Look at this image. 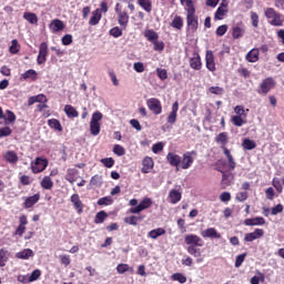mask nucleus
Returning a JSON list of instances; mask_svg holds the SVG:
<instances>
[{
  "instance_id": "f257e3e1",
  "label": "nucleus",
  "mask_w": 284,
  "mask_h": 284,
  "mask_svg": "<svg viewBox=\"0 0 284 284\" xmlns=\"http://www.w3.org/2000/svg\"><path fill=\"white\" fill-rule=\"evenodd\" d=\"M264 14L271 26H274L275 28L283 27L284 16L276 12L273 8H266Z\"/></svg>"
},
{
  "instance_id": "f03ea898",
  "label": "nucleus",
  "mask_w": 284,
  "mask_h": 284,
  "mask_svg": "<svg viewBox=\"0 0 284 284\" xmlns=\"http://www.w3.org/2000/svg\"><path fill=\"white\" fill-rule=\"evenodd\" d=\"M103 119V113L97 111L92 114L91 121H90V133L92 136H99L101 133V123L100 121Z\"/></svg>"
},
{
  "instance_id": "7ed1b4c3",
  "label": "nucleus",
  "mask_w": 284,
  "mask_h": 284,
  "mask_svg": "<svg viewBox=\"0 0 284 284\" xmlns=\"http://www.w3.org/2000/svg\"><path fill=\"white\" fill-rule=\"evenodd\" d=\"M276 87V81L274 78H265L260 83V88L257 90L258 94H268V92H272L274 88Z\"/></svg>"
},
{
  "instance_id": "20e7f679",
  "label": "nucleus",
  "mask_w": 284,
  "mask_h": 284,
  "mask_svg": "<svg viewBox=\"0 0 284 284\" xmlns=\"http://www.w3.org/2000/svg\"><path fill=\"white\" fill-rule=\"evenodd\" d=\"M187 16H186V23L187 27L190 28V30H192V32H196V30L199 29V18L196 17L195 12L196 9H190L186 10Z\"/></svg>"
},
{
  "instance_id": "39448f33",
  "label": "nucleus",
  "mask_w": 284,
  "mask_h": 284,
  "mask_svg": "<svg viewBox=\"0 0 284 284\" xmlns=\"http://www.w3.org/2000/svg\"><path fill=\"white\" fill-rule=\"evenodd\" d=\"M192 154H194V156H196V152L191 151V152L184 153L183 156L180 158V168L182 170H190V168H192V165L194 163V158L192 156Z\"/></svg>"
},
{
  "instance_id": "423d86ee",
  "label": "nucleus",
  "mask_w": 284,
  "mask_h": 284,
  "mask_svg": "<svg viewBox=\"0 0 284 284\" xmlns=\"http://www.w3.org/2000/svg\"><path fill=\"white\" fill-rule=\"evenodd\" d=\"M148 207H152V199L144 197L136 206L129 209V214H141Z\"/></svg>"
},
{
  "instance_id": "0eeeda50",
  "label": "nucleus",
  "mask_w": 284,
  "mask_h": 284,
  "mask_svg": "<svg viewBox=\"0 0 284 284\" xmlns=\"http://www.w3.org/2000/svg\"><path fill=\"white\" fill-rule=\"evenodd\" d=\"M48 168V160L37 158L34 162L31 163V170L33 174H39L40 172H43Z\"/></svg>"
},
{
  "instance_id": "6e6552de",
  "label": "nucleus",
  "mask_w": 284,
  "mask_h": 284,
  "mask_svg": "<svg viewBox=\"0 0 284 284\" xmlns=\"http://www.w3.org/2000/svg\"><path fill=\"white\" fill-rule=\"evenodd\" d=\"M146 105L149 110L153 112V114H161V112H163V109L161 106V101L159 99H155V98L149 99L146 101Z\"/></svg>"
},
{
  "instance_id": "1a4fd4ad",
  "label": "nucleus",
  "mask_w": 284,
  "mask_h": 284,
  "mask_svg": "<svg viewBox=\"0 0 284 284\" xmlns=\"http://www.w3.org/2000/svg\"><path fill=\"white\" fill-rule=\"evenodd\" d=\"M48 61V43L42 42L39 47V54L37 58L38 65H43Z\"/></svg>"
},
{
  "instance_id": "9d476101",
  "label": "nucleus",
  "mask_w": 284,
  "mask_h": 284,
  "mask_svg": "<svg viewBox=\"0 0 284 284\" xmlns=\"http://www.w3.org/2000/svg\"><path fill=\"white\" fill-rule=\"evenodd\" d=\"M184 242L186 243V245H193L195 247H203V245H205V242H203V239L194 234L186 235L184 237Z\"/></svg>"
},
{
  "instance_id": "9b49d317",
  "label": "nucleus",
  "mask_w": 284,
  "mask_h": 284,
  "mask_svg": "<svg viewBox=\"0 0 284 284\" xmlns=\"http://www.w3.org/2000/svg\"><path fill=\"white\" fill-rule=\"evenodd\" d=\"M223 153L227 159L226 168L229 172L236 170V161H234V156H232V152L226 146H222Z\"/></svg>"
},
{
  "instance_id": "f8f14e48",
  "label": "nucleus",
  "mask_w": 284,
  "mask_h": 284,
  "mask_svg": "<svg viewBox=\"0 0 284 284\" xmlns=\"http://www.w3.org/2000/svg\"><path fill=\"white\" fill-rule=\"evenodd\" d=\"M152 170H154V160H152V158H149V156L144 158L142 161V169H141L142 174H150Z\"/></svg>"
},
{
  "instance_id": "ddd939ff",
  "label": "nucleus",
  "mask_w": 284,
  "mask_h": 284,
  "mask_svg": "<svg viewBox=\"0 0 284 284\" xmlns=\"http://www.w3.org/2000/svg\"><path fill=\"white\" fill-rule=\"evenodd\" d=\"M263 234H265V231H263V229H255L254 232L245 234L244 241H246V243H252V241L261 239Z\"/></svg>"
},
{
  "instance_id": "4468645a",
  "label": "nucleus",
  "mask_w": 284,
  "mask_h": 284,
  "mask_svg": "<svg viewBox=\"0 0 284 284\" xmlns=\"http://www.w3.org/2000/svg\"><path fill=\"white\" fill-rule=\"evenodd\" d=\"M118 23L123 28L124 30L128 28V23H130V14H128V11H119L118 13Z\"/></svg>"
},
{
  "instance_id": "2eb2a0df",
  "label": "nucleus",
  "mask_w": 284,
  "mask_h": 284,
  "mask_svg": "<svg viewBox=\"0 0 284 284\" xmlns=\"http://www.w3.org/2000/svg\"><path fill=\"white\" fill-rule=\"evenodd\" d=\"M166 161L173 168H180V165H181V156L176 153H173V152L168 153Z\"/></svg>"
},
{
  "instance_id": "dca6fc26",
  "label": "nucleus",
  "mask_w": 284,
  "mask_h": 284,
  "mask_svg": "<svg viewBox=\"0 0 284 284\" xmlns=\"http://www.w3.org/2000/svg\"><path fill=\"white\" fill-rule=\"evenodd\" d=\"M71 203L73 204L74 210H77L78 214H83V202L81 201L79 194L71 195Z\"/></svg>"
},
{
  "instance_id": "f3484780",
  "label": "nucleus",
  "mask_w": 284,
  "mask_h": 284,
  "mask_svg": "<svg viewBox=\"0 0 284 284\" xmlns=\"http://www.w3.org/2000/svg\"><path fill=\"white\" fill-rule=\"evenodd\" d=\"M232 181H234V174L230 172H222L221 186L223 190H225V187H230V185H232Z\"/></svg>"
},
{
  "instance_id": "a211bd4d",
  "label": "nucleus",
  "mask_w": 284,
  "mask_h": 284,
  "mask_svg": "<svg viewBox=\"0 0 284 284\" xmlns=\"http://www.w3.org/2000/svg\"><path fill=\"white\" fill-rule=\"evenodd\" d=\"M3 160L11 165H17L19 163V155L14 151H7L3 154Z\"/></svg>"
},
{
  "instance_id": "6ab92c4d",
  "label": "nucleus",
  "mask_w": 284,
  "mask_h": 284,
  "mask_svg": "<svg viewBox=\"0 0 284 284\" xmlns=\"http://www.w3.org/2000/svg\"><path fill=\"white\" fill-rule=\"evenodd\" d=\"M205 61L207 70H210V72H214L216 70V63H214V52L206 51Z\"/></svg>"
},
{
  "instance_id": "aec40b11",
  "label": "nucleus",
  "mask_w": 284,
  "mask_h": 284,
  "mask_svg": "<svg viewBox=\"0 0 284 284\" xmlns=\"http://www.w3.org/2000/svg\"><path fill=\"white\" fill-rule=\"evenodd\" d=\"M178 112H179V102H174L172 105V111L168 116V123H170V125H174V123H176Z\"/></svg>"
},
{
  "instance_id": "412c9836",
  "label": "nucleus",
  "mask_w": 284,
  "mask_h": 284,
  "mask_svg": "<svg viewBox=\"0 0 284 284\" xmlns=\"http://www.w3.org/2000/svg\"><path fill=\"white\" fill-rule=\"evenodd\" d=\"M201 235L203 236V239H221L220 233L214 227L202 231Z\"/></svg>"
},
{
  "instance_id": "4be33fe9",
  "label": "nucleus",
  "mask_w": 284,
  "mask_h": 284,
  "mask_svg": "<svg viewBox=\"0 0 284 284\" xmlns=\"http://www.w3.org/2000/svg\"><path fill=\"white\" fill-rule=\"evenodd\" d=\"M51 32H61V30L65 29V24L63 23V21L59 20V19H54L50 26H49Z\"/></svg>"
},
{
  "instance_id": "5701e85b",
  "label": "nucleus",
  "mask_w": 284,
  "mask_h": 284,
  "mask_svg": "<svg viewBox=\"0 0 284 284\" xmlns=\"http://www.w3.org/2000/svg\"><path fill=\"white\" fill-rule=\"evenodd\" d=\"M40 199H41V195L39 193L27 197L26 201H24L26 210H29V207H32V206L37 205V203H39Z\"/></svg>"
},
{
  "instance_id": "b1692460",
  "label": "nucleus",
  "mask_w": 284,
  "mask_h": 284,
  "mask_svg": "<svg viewBox=\"0 0 284 284\" xmlns=\"http://www.w3.org/2000/svg\"><path fill=\"white\" fill-rule=\"evenodd\" d=\"M34 256V251L31 248H24L16 254V258H21L22 261H28V258H32Z\"/></svg>"
},
{
  "instance_id": "393cba45",
  "label": "nucleus",
  "mask_w": 284,
  "mask_h": 284,
  "mask_svg": "<svg viewBox=\"0 0 284 284\" xmlns=\"http://www.w3.org/2000/svg\"><path fill=\"white\" fill-rule=\"evenodd\" d=\"M244 225H247V226L265 225V219L261 217V216L253 217V219H246L244 221Z\"/></svg>"
},
{
  "instance_id": "a878e982",
  "label": "nucleus",
  "mask_w": 284,
  "mask_h": 284,
  "mask_svg": "<svg viewBox=\"0 0 284 284\" xmlns=\"http://www.w3.org/2000/svg\"><path fill=\"white\" fill-rule=\"evenodd\" d=\"M231 123H233V125H235L236 128H243V125L247 123V120L244 115H233L231 118Z\"/></svg>"
},
{
  "instance_id": "bb28decb",
  "label": "nucleus",
  "mask_w": 284,
  "mask_h": 284,
  "mask_svg": "<svg viewBox=\"0 0 284 284\" xmlns=\"http://www.w3.org/2000/svg\"><path fill=\"white\" fill-rule=\"evenodd\" d=\"M245 34V27L243 24H236L233 27L232 37L233 39H241Z\"/></svg>"
},
{
  "instance_id": "cd10ccee",
  "label": "nucleus",
  "mask_w": 284,
  "mask_h": 284,
  "mask_svg": "<svg viewBox=\"0 0 284 284\" xmlns=\"http://www.w3.org/2000/svg\"><path fill=\"white\" fill-rule=\"evenodd\" d=\"M101 17H102L101 9H95L92 12V17L89 20V24L90 26H99V21H101Z\"/></svg>"
},
{
  "instance_id": "c85d7f7f",
  "label": "nucleus",
  "mask_w": 284,
  "mask_h": 284,
  "mask_svg": "<svg viewBox=\"0 0 284 284\" xmlns=\"http://www.w3.org/2000/svg\"><path fill=\"white\" fill-rule=\"evenodd\" d=\"M138 6L149 14L152 12V0H138Z\"/></svg>"
},
{
  "instance_id": "c756f323",
  "label": "nucleus",
  "mask_w": 284,
  "mask_h": 284,
  "mask_svg": "<svg viewBox=\"0 0 284 284\" xmlns=\"http://www.w3.org/2000/svg\"><path fill=\"white\" fill-rule=\"evenodd\" d=\"M23 19H26V21L31 23V26H37V23H39V18L37 17V13L24 12Z\"/></svg>"
},
{
  "instance_id": "7c9ffc66",
  "label": "nucleus",
  "mask_w": 284,
  "mask_h": 284,
  "mask_svg": "<svg viewBox=\"0 0 284 284\" xmlns=\"http://www.w3.org/2000/svg\"><path fill=\"white\" fill-rule=\"evenodd\" d=\"M64 112L69 119H77V116H79V111H77V109L70 104L64 106Z\"/></svg>"
},
{
  "instance_id": "2f4dec72",
  "label": "nucleus",
  "mask_w": 284,
  "mask_h": 284,
  "mask_svg": "<svg viewBox=\"0 0 284 284\" xmlns=\"http://www.w3.org/2000/svg\"><path fill=\"white\" fill-rule=\"evenodd\" d=\"M10 258V253L6 248L0 250V267H6V263Z\"/></svg>"
},
{
  "instance_id": "473e14b6",
  "label": "nucleus",
  "mask_w": 284,
  "mask_h": 284,
  "mask_svg": "<svg viewBox=\"0 0 284 284\" xmlns=\"http://www.w3.org/2000/svg\"><path fill=\"white\" fill-rule=\"evenodd\" d=\"M144 37L148 39V41H151V43L159 41V33L152 29L144 31Z\"/></svg>"
},
{
  "instance_id": "72a5a7b5",
  "label": "nucleus",
  "mask_w": 284,
  "mask_h": 284,
  "mask_svg": "<svg viewBox=\"0 0 284 284\" xmlns=\"http://www.w3.org/2000/svg\"><path fill=\"white\" fill-rule=\"evenodd\" d=\"M227 134L225 132H222L215 136V142L219 145H222V148H225L227 145Z\"/></svg>"
},
{
  "instance_id": "f704fd0d",
  "label": "nucleus",
  "mask_w": 284,
  "mask_h": 284,
  "mask_svg": "<svg viewBox=\"0 0 284 284\" xmlns=\"http://www.w3.org/2000/svg\"><path fill=\"white\" fill-rule=\"evenodd\" d=\"M246 61H248L250 63H256V61H258V49H252L246 54Z\"/></svg>"
},
{
  "instance_id": "c9c22d12",
  "label": "nucleus",
  "mask_w": 284,
  "mask_h": 284,
  "mask_svg": "<svg viewBox=\"0 0 284 284\" xmlns=\"http://www.w3.org/2000/svg\"><path fill=\"white\" fill-rule=\"evenodd\" d=\"M21 79H23L24 81H28V79H30V81H37V72L34 71V69H29L21 74Z\"/></svg>"
},
{
  "instance_id": "e433bc0d",
  "label": "nucleus",
  "mask_w": 284,
  "mask_h": 284,
  "mask_svg": "<svg viewBox=\"0 0 284 284\" xmlns=\"http://www.w3.org/2000/svg\"><path fill=\"white\" fill-rule=\"evenodd\" d=\"M169 199L170 202L175 205V203H179V201H181V192H179L178 190H171L169 193Z\"/></svg>"
},
{
  "instance_id": "4c0bfd02",
  "label": "nucleus",
  "mask_w": 284,
  "mask_h": 284,
  "mask_svg": "<svg viewBox=\"0 0 284 284\" xmlns=\"http://www.w3.org/2000/svg\"><path fill=\"white\" fill-rule=\"evenodd\" d=\"M163 234H165V229L158 227L155 230L150 231L148 236L149 239L156 240L159 236H163Z\"/></svg>"
},
{
  "instance_id": "58836bf2",
  "label": "nucleus",
  "mask_w": 284,
  "mask_h": 284,
  "mask_svg": "<svg viewBox=\"0 0 284 284\" xmlns=\"http://www.w3.org/2000/svg\"><path fill=\"white\" fill-rule=\"evenodd\" d=\"M48 125L52 128V130H57L58 132H63V126L61 125V122L57 119H51L48 121Z\"/></svg>"
},
{
  "instance_id": "ea45409f",
  "label": "nucleus",
  "mask_w": 284,
  "mask_h": 284,
  "mask_svg": "<svg viewBox=\"0 0 284 284\" xmlns=\"http://www.w3.org/2000/svg\"><path fill=\"white\" fill-rule=\"evenodd\" d=\"M54 185V182H52V179L50 176H44L41 181V186L43 190H52Z\"/></svg>"
},
{
  "instance_id": "a19ab883",
  "label": "nucleus",
  "mask_w": 284,
  "mask_h": 284,
  "mask_svg": "<svg viewBox=\"0 0 284 284\" xmlns=\"http://www.w3.org/2000/svg\"><path fill=\"white\" fill-rule=\"evenodd\" d=\"M171 27L175 28V30H181L183 28V18H181V16H175L171 22Z\"/></svg>"
},
{
  "instance_id": "79ce46f5",
  "label": "nucleus",
  "mask_w": 284,
  "mask_h": 284,
  "mask_svg": "<svg viewBox=\"0 0 284 284\" xmlns=\"http://www.w3.org/2000/svg\"><path fill=\"white\" fill-rule=\"evenodd\" d=\"M225 14H227V9L217 8L214 14V20L223 21V19H225Z\"/></svg>"
},
{
  "instance_id": "37998d69",
  "label": "nucleus",
  "mask_w": 284,
  "mask_h": 284,
  "mask_svg": "<svg viewBox=\"0 0 284 284\" xmlns=\"http://www.w3.org/2000/svg\"><path fill=\"white\" fill-rule=\"evenodd\" d=\"M105 219H108V213H105V211H100L95 215L94 223H97L99 225V224L103 223L105 221Z\"/></svg>"
},
{
  "instance_id": "c03bdc74",
  "label": "nucleus",
  "mask_w": 284,
  "mask_h": 284,
  "mask_svg": "<svg viewBox=\"0 0 284 284\" xmlns=\"http://www.w3.org/2000/svg\"><path fill=\"white\" fill-rule=\"evenodd\" d=\"M7 118L4 119L6 125H10V123H14L17 121V115H14V112L7 110Z\"/></svg>"
},
{
  "instance_id": "a18cd8bd",
  "label": "nucleus",
  "mask_w": 284,
  "mask_h": 284,
  "mask_svg": "<svg viewBox=\"0 0 284 284\" xmlns=\"http://www.w3.org/2000/svg\"><path fill=\"white\" fill-rule=\"evenodd\" d=\"M242 148L244 150H254V148H256V142L250 139H245L242 143Z\"/></svg>"
},
{
  "instance_id": "49530a36",
  "label": "nucleus",
  "mask_w": 284,
  "mask_h": 284,
  "mask_svg": "<svg viewBox=\"0 0 284 284\" xmlns=\"http://www.w3.org/2000/svg\"><path fill=\"white\" fill-rule=\"evenodd\" d=\"M172 281H178V283H187V277L183 273H175L171 276Z\"/></svg>"
},
{
  "instance_id": "de8ad7c7",
  "label": "nucleus",
  "mask_w": 284,
  "mask_h": 284,
  "mask_svg": "<svg viewBox=\"0 0 284 284\" xmlns=\"http://www.w3.org/2000/svg\"><path fill=\"white\" fill-rule=\"evenodd\" d=\"M139 221H141V217L135 215L124 217V223H128V225H138Z\"/></svg>"
},
{
  "instance_id": "09e8293b",
  "label": "nucleus",
  "mask_w": 284,
  "mask_h": 284,
  "mask_svg": "<svg viewBox=\"0 0 284 284\" xmlns=\"http://www.w3.org/2000/svg\"><path fill=\"white\" fill-rule=\"evenodd\" d=\"M113 153L116 154V156H125V148L121 144H115L113 146Z\"/></svg>"
},
{
  "instance_id": "8fccbe9b",
  "label": "nucleus",
  "mask_w": 284,
  "mask_h": 284,
  "mask_svg": "<svg viewBox=\"0 0 284 284\" xmlns=\"http://www.w3.org/2000/svg\"><path fill=\"white\" fill-rule=\"evenodd\" d=\"M153 50H155V52H163V50H165V43H163V41L155 40L153 42Z\"/></svg>"
},
{
  "instance_id": "3c124183",
  "label": "nucleus",
  "mask_w": 284,
  "mask_h": 284,
  "mask_svg": "<svg viewBox=\"0 0 284 284\" xmlns=\"http://www.w3.org/2000/svg\"><path fill=\"white\" fill-rule=\"evenodd\" d=\"M114 201L110 196H104L98 200V205H112Z\"/></svg>"
},
{
  "instance_id": "603ef678",
  "label": "nucleus",
  "mask_w": 284,
  "mask_h": 284,
  "mask_svg": "<svg viewBox=\"0 0 284 284\" xmlns=\"http://www.w3.org/2000/svg\"><path fill=\"white\" fill-rule=\"evenodd\" d=\"M187 252H189V254H191V256H195V257L201 256V250L196 248V246H194V245H190L187 247Z\"/></svg>"
},
{
  "instance_id": "864d4df0",
  "label": "nucleus",
  "mask_w": 284,
  "mask_h": 284,
  "mask_svg": "<svg viewBox=\"0 0 284 284\" xmlns=\"http://www.w3.org/2000/svg\"><path fill=\"white\" fill-rule=\"evenodd\" d=\"M190 65L193 70H201V59L199 58L191 59Z\"/></svg>"
},
{
  "instance_id": "5fc2aeb1",
  "label": "nucleus",
  "mask_w": 284,
  "mask_h": 284,
  "mask_svg": "<svg viewBox=\"0 0 284 284\" xmlns=\"http://www.w3.org/2000/svg\"><path fill=\"white\" fill-rule=\"evenodd\" d=\"M9 52L11 54H17L19 52V41H17V40H12L11 41V45L9 48Z\"/></svg>"
},
{
  "instance_id": "6e6d98bb",
  "label": "nucleus",
  "mask_w": 284,
  "mask_h": 284,
  "mask_svg": "<svg viewBox=\"0 0 284 284\" xmlns=\"http://www.w3.org/2000/svg\"><path fill=\"white\" fill-rule=\"evenodd\" d=\"M164 146H165V144H163V142H158V143L153 144V146H152L153 154H159V152H163Z\"/></svg>"
},
{
  "instance_id": "4d7b16f0",
  "label": "nucleus",
  "mask_w": 284,
  "mask_h": 284,
  "mask_svg": "<svg viewBox=\"0 0 284 284\" xmlns=\"http://www.w3.org/2000/svg\"><path fill=\"white\" fill-rule=\"evenodd\" d=\"M41 277V270H34L31 275H29V280L31 283H34V281H39Z\"/></svg>"
},
{
  "instance_id": "13d9d810",
  "label": "nucleus",
  "mask_w": 284,
  "mask_h": 284,
  "mask_svg": "<svg viewBox=\"0 0 284 284\" xmlns=\"http://www.w3.org/2000/svg\"><path fill=\"white\" fill-rule=\"evenodd\" d=\"M101 163L104 168H113L114 166V159L104 158V159L101 160Z\"/></svg>"
},
{
  "instance_id": "bf43d9fd",
  "label": "nucleus",
  "mask_w": 284,
  "mask_h": 284,
  "mask_svg": "<svg viewBox=\"0 0 284 284\" xmlns=\"http://www.w3.org/2000/svg\"><path fill=\"white\" fill-rule=\"evenodd\" d=\"M209 92H211V94H216L217 97H221V94H223V92H225V90L221 87H211L209 89Z\"/></svg>"
},
{
  "instance_id": "052dcab7",
  "label": "nucleus",
  "mask_w": 284,
  "mask_h": 284,
  "mask_svg": "<svg viewBox=\"0 0 284 284\" xmlns=\"http://www.w3.org/2000/svg\"><path fill=\"white\" fill-rule=\"evenodd\" d=\"M234 112L237 114L236 116H244V119H247V114L245 113V109L243 106L236 105L234 108Z\"/></svg>"
},
{
  "instance_id": "680f3d73",
  "label": "nucleus",
  "mask_w": 284,
  "mask_h": 284,
  "mask_svg": "<svg viewBox=\"0 0 284 284\" xmlns=\"http://www.w3.org/2000/svg\"><path fill=\"white\" fill-rule=\"evenodd\" d=\"M111 37H114L115 39H119L123 34V31L119 27H114L110 30Z\"/></svg>"
},
{
  "instance_id": "e2e57ef3",
  "label": "nucleus",
  "mask_w": 284,
  "mask_h": 284,
  "mask_svg": "<svg viewBox=\"0 0 284 284\" xmlns=\"http://www.w3.org/2000/svg\"><path fill=\"white\" fill-rule=\"evenodd\" d=\"M273 187L278 192V194L283 193V184H281V180L278 179H273Z\"/></svg>"
},
{
  "instance_id": "0e129e2a",
  "label": "nucleus",
  "mask_w": 284,
  "mask_h": 284,
  "mask_svg": "<svg viewBox=\"0 0 284 284\" xmlns=\"http://www.w3.org/2000/svg\"><path fill=\"white\" fill-rule=\"evenodd\" d=\"M247 256V254L243 253L236 256L235 260V267H241L245 261V257Z\"/></svg>"
},
{
  "instance_id": "69168bd1",
  "label": "nucleus",
  "mask_w": 284,
  "mask_h": 284,
  "mask_svg": "<svg viewBox=\"0 0 284 284\" xmlns=\"http://www.w3.org/2000/svg\"><path fill=\"white\" fill-rule=\"evenodd\" d=\"M227 32V24H222L220 27H217L215 33L217 37H223L225 36V33Z\"/></svg>"
},
{
  "instance_id": "338daca9",
  "label": "nucleus",
  "mask_w": 284,
  "mask_h": 284,
  "mask_svg": "<svg viewBox=\"0 0 284 284\" xmlns=\"http://www.w3.org/2000/svg\"><path fill=\"white\" fill-rule=\"evenodd\" d=\"M129 270H130V265L128 264H119L116 266L118 274H125V272H129Z\"/></svg>"
},
{
  "instance_id": "774afa93",
  "label": "nucleus",
  "mask_w": 284,
  "mask_h": 284,
  "mask_svg": "<svg viewBox=\"0 0 284 284\" xmlns=\"http://www.w3.org/2000/svg\"><path fill=\"white\" fill-rule=\"evenodd\" d=\"M156 74L161 81H165V79H168V70L165 69H156Z\"/></svg>"
}]
</instances>
